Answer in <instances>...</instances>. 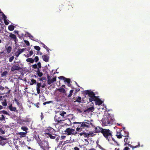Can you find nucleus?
Instances as JSON below:
<instances>
[{
    "label": "nucleus",
    "mask_w": 150,
    "mask_h": 150,
    "mask_svg": "<svg viewBox=\"0 0 150 150\" xmlns=\"http://www.w3.org/2000/svg\"><path fill=\"white\" fill-rule=\"evenodd\" d=\"M73 124H76V126L77 127V128L76 129V130L78 132L83 131L85 128L89 127L90 125L93 126L92 123L89 122H74L73 123Z\"/></svg>",
    "instance_id": "1"
},
{
    "label": "nucleus",
    "mask_w": 150,
    "mask_h": 150,
    "mask_svg": "<svg viewBox=\"0 0 150 150\" xmlns=\"http://www.w3.org/2000/svg\"><path fill=\"white\" fill-rule=\"evenodd\" d=\"M115 120L113 115L108 114V115L104 116L102 120L103 125L106 126L112 124Z\"/></svg>",
    "instance_id": "2"
},
{
    "label": "nucleus",
    "mask_w": 150,
    "mask_h": 150,
    "mask_svg": "<svg viewBox=\"0 0 150 150\" xmlns=\"http://www.w3.org/2000/svg\"><path fill=\"white\" fill-rule=\"evenodd\" d=\"M102 133L107 140L110 141L112 139L113 141L115 142V139L112 137V132L108 129H104Z\"/></svg>",
    "instance_id": "3"
},
{
    "label": "nucleus",
    "mask_w": 150,
    "mask_h": 150,
    "mask_svg": "<svg viewBox=\"0 0 150 150\" xmlns=\"http://www.w3.org/2000/svg\"><path fill=\"white\" fill-rule=\"evenodd\" d=\"M38 144L42 150H49L50 147L48 142L45 139L38 142Z\"/></svg>",
    "instance_id": "4"
},
{
    "label": "nucleus",
    "mask_w": 150,
    "mask_h": 150,
    "mask_svg": "<svg viewBox=\"0 0 150 150\" xmlns=\"http://www.w3.org/2000/svg\"><path fill=\"white\" fill-rule=\"evenodd\" d=\"M65 134L68 135H72L76 136L78 132L75 129L70 128H67L64 131Z\"/></svg>",
    "instance_id": "5"
},
{
    "label": "nucleus",
    "mask_w": 150,
    "mask_h": 150,
    "mask_svg": "<svg viewBox=\"0 0 150 150\" xmlns=\"http://www.w3.org/2000/svg\"><path fill=\"white\" fill-rule=\"evenodd\" d=\"M54 120L56 122L55 125H58L60 123H62V121H64L57 112L56 113V115L54 117Z\"/></svg>",
    "instance_id": "6"
},
{
    "label": "nucleus",
    "mask_w": 150,
    "mask_h": 150,
    "mask_svg": "<svg viewBox=\"0 0 150 150\" xmlns=\"http://www.w3.org/2000/svg\"><path fill=\"white\" fill-rule=\"evenodd\" d=\"M10 91L7 87H4L1 86V95L8 94L10 93Z\"/></svg>",
    "instance_id": "7"
},
{
    "label": "nucleus",
    "mask_w": 150,
    "mask_h": 150,
    "mask_svg": "<svg viewBox=\"0 0 150 150\" xmlns=\"http://www.w3.org/2000/svg\"><path fill=\"white\" fill-rule=\"evenodd\" d=\"M55 130L52 128L48 127L45 130L44 134L45 136L47 135L48 134H50L53 133L55 132Z\"/></svg>",
    "instance_id": "8"
},
{
    "label": "nucleus",
    "mask_w": 150,
    "mask_h": 150,
    "mask_svg": "<svg viewBox=\"0 0 150 150\" xmlns=\"http://www.w3.org/2000/svg\"><path fill=\"white\" fill-rule=\"evenodd\" d=\"M57 113L60 115L64 121L67 119L68 115L66 112L63 111H58Z\"/></svg>",
    "instance_id": "9"
},
{
    "label": "nucleus",
    "mask_w": 150,
    "mask_h": 150,
    "mask_svg": "<svg viewBox=\"0 0 150 150\" xmlns=\"http://www.w3.org/2000/svg\"><path fill=\"white\" fill-rule=\"evenodd\" d=\"M58 79L60 80H63L64 82L67 83H68V86H71V84L70 83L71 82V81L70 79L66 78L63 76L59 77Z\"/></svg>",
    "instance_id": "10"
},
{
    "label": "nucleus",
    "mask_w": 150,
    "mask_h": 150,
    "mask_svg": "<svg viewBox=\"0 0 150 150\" xmlns=\"http://www.w3.org/2000/svg\"><path fill=\"white\" fill-rule=\"evenodd\" d=\"M21 69V68L20 67L18 64L16 65H13L11 67V70L12 71H14L15 70L18 71Z\"/></svg>",
    "instance_id": "11"
},
{
    "label": "nucleus",
    "mask_w": 150,
    "mask_h": 150,
    "mask_svg": "<svg viewBox=\"0 0 150 150\" xmlns=\"http://www.w3.org/2000/svg\"><path fill=\"white\" fill-rule=\"evenodd\" d=\"M50 77L48 75L47 76V79H48L47 83L48 84L50 85L52 83L55 81L56 80V77H53L52 79H50Z\"/></svg>",
    "instance_id": "12"
},
{
    "label": "nucleus",
    "mask_w": 150,
    "mask_h": 150,
    "mask_svg": "<svg viewBox=\"0 0 150 150\" xmlns=\"http://www.w3.org/2000/svg\"><path fill=\"white\" fill-rule=\"evenodd\" d=\"M85 93L86 95H88V96L90 97V98H92L95 95V93L90 90L86 91H85Z\"/></svg>",
    "instance_id": "13"
},
{
    "label": "nucleus",
    "mask_w": 150,
    "mask_h": 150,
    "mask_svg": "<svg viewBox=\"0 0 150 150\" xmlns=\"http://www.w3.org/2000/svg\"><path fill=\"white\" fill-rule=\"evenodd\" d=\"M1 15L3 19L4 20V23L6 25H8L9 24V23L8 21H7V17L5 16V15L4 13L2 12L1 11Z\"/></svg>",
    "instance_id": "14"
},
{
    "label": "nucleus",
    "mask_w": 150,
    "mask_h": 150,
    "mask_svg": "<svg viewBox=\"0 0 150 150\" xmlns=\"http://www.w3.org/2000/svg\"><path fill=\"white\" fill-rule=\"evenodd\" d=\"M56 134L52 133L51 134H48L47 135H45L47 138H50L51 139H54L56 138Z\"/></svg>",
    "instance_id": "15"
},
{
    "label": "nucleus",
    "mask_w": 150,
    "mask_h": 150,
    "mask_svg": "<svg viewBox=\"0 0 150 150\" xmlns=\"http://www.w3.org/2000/svg\"><path fill=\"white\" fill-rule=\"evenodd\" d=\"M25 50V49L24 48L18 50V51L15 53L16 56L18 57L20 54L23 52Z\"/></svg>",
    "instance_id": "16"
},
{
    "label": "nucleus",
    "mask_w": 150,
    "mask_h": 150,
    "mask_svg": "<svg viewBox=\"0 0 150 150\" xmlns=\"http://www.w3.org/2000/svg\"><path fill=\"white\" fill-rule=\"evenodd\" d=\"M103 129L102 128L98 126L95 128V132L97 133L101 132L102 133V131H103Z\"/></svg>",
    "instance_id": "17"
},
{
    "label": "nucleus",
    "mask_w": 150,
    "mask_h": 150,
    "mask_svg": "<svg viewBox=\"0 0 150 150\" xmlns=\"http://www.w3.org/2000/svg\"><path fill=\"white\" fill-rule=\"evenodd\" d=\"M8 109L11 111H15L17 112H18V110L16 109V108L13 107L11 104H10L8 106Z\"/></svg>",
    "instance_id": "18"
},
{
    "label": "nucleus",
    "mask_w": 150,
    "mask_h": 150,
    "mask_svg": "<svg viewBox=\"0 0 150 150\" xmlns=\"http://www.w3.org/2000/svg\"><path fill=\"white\" fill-rule=\"evenodd\" d=\"M6 139V138L1 136V145L3 146L7 142Z\"/></svg>",
    "instance_id": "19"
},
{
    "label": "nucleus",
    "mask_w": 150,
    "mask_h": 150,
    "mask_svg": "<svg viewBox=\"0 0 150 150\" xmlns=\"http://www.w3.org/2000/svg\"><path fill=\"white\" fill-rule=\"evenodd\" d=\"M94 108L93 106H91L89 108H87L86 109H85L84 110V112H93Z\"/></svg>",
    "instance_id": "20"
},
{
    "label": "nucleus",
    "mask_w": 150,
    "mask_h": 150,
    "mask_svg": "<svg viewBox=\"0 0 150 150\" xmlns=\"http://www.w3.org/2000/svg\"><path fill=\"white\" fill-rule=\"evenodd\" d=\"M9 37H10L11 39L14 40L15 43H16L17 41V38L16 35L13 34L11 33L9 36Z\"/></svg>",
    "instance_id": "21"
},
{
    "label": "nucleus",
    "mask_w": 150,
    "mask_h": 150,
    "mask_svg": "<svg viewBox=\"0 0 150 150\" xmlns=\"http://www.w3.org/2000/svg\"><path fill=\"white\" fill-rule=\"evenodd\" d=\"M82 131V132L81 133H79V132L77 131L78 132L77 134H79L81 136L83 135L85 137H86L88 135V134H87V133H86L84 130H83V131Z\"/></svg>",
    "instance_id": "22"
},
{
    "label": "nucleus",
    "mask_w": 150,
    "mask_h": 150,
    "mask_svg": "<svg viewBox=\"0 0 150 150\" xmlns=\"http://www.w3.org/2000/svg\"><path fill=\"white\" fill-rule=\"evenodd\" d=\"M42 58L43 60L46 62L49 61V57L47 55H44L42 56Z\"/></svg>",
    "instance_id": "23"
},
{
    "label": "nucleus",
    "mask_w": 150,
    "mask_h": 150,
    "mask_svg": "<svg viewBox=\"0 0 150 150\" xmlns=\"http://www.w3.org/2000/svg\"><path fill=\"white\" fill-rule=\"evenodd\" d=\"M128 146L130 147H131L132 148V149L133 150H134V149L135 148H137L138 147H140V143L139 142L138 143V145H136L135 146H132L131 144H129V143L127 144Z\"/></svg>",
    "instance_id": "24"
},
{
    "label": "nucleus",
    "mask_w": 150,
    "mask_h": 150,
    "mask_svg": "<svg viewBox=\"0 0 150 150\" xmlns=\"http://www.w3.org/2000/svg\"><path fill=\"white\" fill-rule=\"evenodd\" d=\"M98 98V97L95 96V95H94L92 98H89V102H92L93 101H95L96 102Z\"/></svg>",
    "instance_id": "25"
},
{
    "label": "nucleus",
    "mask_w": 150,
    "mask_h": 150,
    "mask_svg": "<svg viewBox=\"0 0 150 150\" xmlns=\"http://www.w3.org/2000/svg\"><path fill=\"white\" fill-rule=\"evenodd\" d=\"M103 103V102L98 98L95 102V103L96 105H101V104H102Z\"/></svg>",
    "instance_id": "26"
},
{
    "label": "nucleus",
    "mask_w": 150,
    "mask_h": 150,
    "mask_svg": "<svg viewBox=\"0 0 150 150\" xmlns=\"http://www.w3.org/2000/svg\"><path fill=\"white\" fill-rule=\"evenodd\" d=\"M57 91H59V92L63 93H66V91L65 89L62 88H60L57 89Z\"/></svg>",
    "instance_id": "27"
},
{
    "label": "nucleus",
    "mask_w": 150,
    "mask_h": 150,
    "mask_svg": "<svg viewBox=\"0 0 150 150\" xmlns=\"http://www.w3.org/2000/svg\"><path fill=\"white\" fill-rule=\"evenodd\" d=\"M131 139L130 138H128V137H126L124 139V141L125 143V144H128L130 143L129 141Z\"/></svg>",
    "instance_id": "28"
},
{
    "label": "nucleus",
    "mask_w": 150,
    "mask_h": 150,
    "mask_svg": "<svg viewBox=\"0 0 150 150\" xmlns=\"http://www.w3.org/2000/svg\"><path fill=\"white\" fill-rule=\"evenodd\" d=\"M116 136L117 137V138L118 139L121 138L123 136L120 132H117V133Z\"/></svg>",
    "instance_id": "29"
},
{
    "label": "nucleus",
    "mask_w": 150,
    "mask_h": 150,
    "mask_svg": "<svg viewBox=\"0 0 150 150\" xmlns=\"http://www.w3.org/2000/svg\"><path fill=\"white\" fill-rule=\"evenodd\" d=\"M27 132H20L18 133V134L20 135V137L21 138L25 136V135L26 134Z\"/></svg>",
    "instance_id": "30"
},
{
    "label": "nucleus",
    "mask_w": 150,
    "mask_h": 150,
    "mask_svg": "<svg viewBox=\"0 0 150 150\" xmlns=\"http://www.w3.org/2000/svg\"><path fill=\"white\" fill-rule=\"evenodd\" d=\"M26 61L28 62H30L31 63H33L34 62V60L32 58H30L27 59Z\"/></svg>",
    "instance_id": "31"
},
{
    "label": "nucleus",
    "mask_w": 150,
    "mask_h": 150,
    "mask_svg": "<svg viewBox=\"0 0 150 150\" xmlns=\"http://www.w3.org/2000/svg\"><path fill=\"white\" fill-rule=\"evenodd\" d=\"M15 27L12 25H9L8 27V29L10 31H13L14 30Z\"/></svg>",
    "instance_id": "32"
},
{
    "label": "nucleus",
    "mask_w": 150,
    "mask_h": 150,
    "mask_svg": "<svg viewBox=\"0 0 150 150\" xmlns=\"http://www.w3.org/2000/svg\"><path fill=\"white\" fill-rule=\"evenodd\" d=\"M34 138L37 140V141L38 143V142H39L40 140V139L39 137V136L38 135V136H36V135H34L33 136Z\"/></svg>",
    "instance_id": "33"
},
{
    "label": "nucleus",
    "mask_w": 150,
    "mask_h": 150,
    "mask_svg": "<svg viewBox=\"0 0 150 150\" xmlns=\"http://www.w3.org/2000/svg\"><path fill=\"white\" fill-rule=\"evenodd\" d=\"M36 83V81L34 79H32L31 80V82H30V85H32L33 84Z\"/></svg>",
    "instance_id": "34"
},
{
    "label": "nucleus",
    "mask_w": 150,
    "mask_h": 150,
    "mask_svg": "<svg viewBox=\"0 0 150 150\" xmlns=\"http://www.w3.org/2000/svg\"><path fill=\"white\" fill-rule=\"evenodd\" d=\"M88 135L86 137H88L90 136L93 137L95 135V134H94L93 132H89V133H87Z\"/></svg>",
    "instance_id": "35"
},
{
    "label": "nucleus",
    "mask_w": 150,
    "mask_h": 150,
    "mask_svg": "<svg viewBox=\"0 0 150 150\" xmlns=\"http://www.w3.org/2000/svg\"><path fill=\"white\" fill-rule=\"evenodd\" d=\"M81 98L80 97L78 96V98H76V100L74 102H76L80 103L81 102Z\"/></svg>",
    "instance_id": "36"
},
{
    "label": "nucleus",
    "mask_w": 150,
    "mask_h": 150,
    "mask_svg": "<svg viewBox=\"0 0 150 150\" xmlns=\"http://www.w3.org/2000/svg\"><path fill=\"white\" fill-rule=\"evenodd\" d=\"M12 48L10 46L8 47L7 50V52L8 53H10L11 52L12 50Z\"/></svg>",
    "instance_id": "37"
},
{
    "label": "nucleus",
    "mask_w": 150,
    "mask_h": 150,
    "mask_svg": "<svg viewBox=\"0 0 150 150\" xmlns=\"http://www.w3.org/2000/svg\"><path fill=\"white\" fill-rule=\"evenodd\" d=\"M1 112H2L3 114H5L6 115H9V114L8 112H7L5 110H2L1 111Z\"/></svg>",
    "instance_id": "38"
},
{
    "label": "nucleus",
    "mask_w": 150,
    "mask_h": 150,
    "mask_svg": "<svg viewBox=\"0 0 150 150\" xmlns=\"http://www.w3.org/2000/svg\"><path fill=\"white\" fill-rule=\"evenodd\" d=\"M21 129L23 130L24 131L26 132L27 130L28 129V128L25 126H22L21 127Z\"/></svg>",
    "instance_id": "39"
},
{
    "label": "nucleus",
    "mask_w": 150,
    "mask_h": 150,
    "mask_svg": "<svg viewBox=\"0 0 150 150\" xmlns=\"http://www.w3.org/2000/svg\"><path fill=\"white\" fill-rule=\"evenodd\" d=\"M73 90H71L69 92V94L68 95V97H70L72 95V93L73 92Z\"/></svg>",
    "instance_id": "40"
},
{
    "label": "nucleus",
    "mask_w": 150,
    "mask_h": 150,
    "mask_svg": "<svg viewBox=\"0 0 150 150\" xmlns=\"http://www.w3.org/2000/svg\"><path fill=\"white\" fill-rule=\"evenodd\" d=\"M52 102H53L52 101L45 102L43 103V105H45L46 104H49L50 103H52Z\"/></svg>",
    "instance_id": "41"
},
{
    "label": "nucleus",
    "mask_w": 150,
    "mask_h": 150,
    "mask_svg": "<svg viewBox=\"0 0 150 150\" xmlns=\"http://www.w3.org/2000/svg\"><path fill=\"white\" fill-rule=\"evenodd\" d=\"M34 47L35 49L37 51H39L40 50V47L38 46H34Z\"/></svg>",
    "instance_id": "42"
},
{
    "label": "nucleus",
    "mask_w": 150,
    "mask_h": 150,
    "mask_svg": "<svg viewBox=\"0 0 150 150\" xmlns=\"http://www.w3.org/2000/svg\"><path fill=\"white\" fill-rule=\"evenodd\" d=\"M2 105L4 106H6L7 105V103L6 102V100H5L4 102H1Z\"/></svg>",
    "instance_id": "43"
},
{
    "label": "nucleus",
    "mask_w": 150,
    "mask_h": 150,
    "mask_svg": "<svg viewBox=\"0 0 150 150\" xmlns=\"http://www.w3.org/2000/svg\"><path fill=\"white\" fill-rule=\"evenodd\" d=\"M125 134L124 136L123 135V136L125 137H129V133L128 132H126V131L125 132Z\"/></svg>",
    "instance_id": "44"
},
{
    "label": "nucleus",
    "mask_w": 150,
    "mask_h": 150,
    "mask_svg": "<svg viewBox=\"0 0 150 150\" xmlns=\"http://www.w3.org/2000/svg\"><path fill=\"white\" fill-rule=\"evenodd\" d=\"M24 42L27 46H29L30 45V43L28 41L24 40Z\"/></svg>",
    "instance_id": "45"
},
{
    "label": "nucleus",
    "mask_w": 150,
    "mask_h": 150,
    "mask_svg": "<svg viewBox=\"0 0 150 150\" xmlns=\"http://www.w3.org/2000/svg\"><path fill=\"white\" fill-rule=\"evenodd\" d=\"M37 74L38 76L39 77H41L43 75V73L41 72L37 73Z\"/></svg>",
    "instance_id": "46"
},
{
    "label": "nucleus",
    "mask_w": 150,
    "mask_h": 150,
    "mask_svg": "<svg viewBox=\"0 0 150 150\" xmlns=\"http://www.w3.org/2000/svg\"><path fill=\"white\" fill-rule=\"evenodd\" d=\"M32 67L34 69H37L38 68L37 65L36 64H35L32 66Z\"/></svg>",
    "instance_id": "47"
},
{
    "label": "nucleus",
    "mask_w": 150,
    "mask_h": 150,
    "mask_svg": "<svg viewBox=\"0 0 150 150\" xmlns=\"http://www.w3.org/2000/svg\"><path fill=\"white\" fill-rule=\"evenodd\" d=\"M56 137L55 139L57 142H58L59 139V136L56 134Z\"/></svg>",
    "instance_id": "48"
},
{
    "label": "nucleus",
    "mask_w": 150,
    "mask_h": 150,
    "mask_svg": "<svg viewBox=\"0 0 150 150\" xmlns=\"http://www.w3.org/2000/svg\"><path fill=\"white\" fill-rule=\"evenodd\" d=\"M34 60H35V62H38L39 60V58L38 56H36L34 58Z\"/></svg>",
    "instance_id": "49"
},
{
    "label": "nucleus",
    "mask_w": 150,
    "mask_h": 150,
    "mask_svg": "<svg viewBox=\"0 0 150 150\" xmlns=\"http://www.w3.org/2000/svg\"><path fill=\"white\" fill-rule=\"evenodd\" d=\"M7 73V72L6 71L3 72L1 74V76H5Z\"/></svg>",
    "instance_id": "50"
},
{
    "label": "nucleus",
    "mask_w": 150,
    "mask_h": 150,
    "mask_svg": "<svg viewBox=\"0 0 150 150\" xmlns=\"http://www.w3.org/2000/svg\"><path fill=\"white\" fill-rule=\"evenodd\" d=\"M4 127V126H3L1 128V133L2 134H4L5 133L4 131L3 130Z\"/></svg>",
    "instance_id": "51"
},
{
    "label": "nucleus",
    "mask_w": 150,
    "mask_h": 150,
    "mask_svg": "<svg viewBox=\"0 0 150 150\" xmlns=\"http://www.w3.org/2000/svg\"><path fill=\"white\" fill-rule=\"evenodd\" d=\"M37 88H40L41 86V83H37Z\"/></svg>",
    "instance_id": "52"
},
{
    "label": "nucleus",
    "mask_w": 150,
    "mask_h": 150,
    "mask_svg": "<svg viewBox=\"0 0 150 150\" xmlns=\"http://www.w3.org/2000/svg\"><path fill=\"white\" fill-rule=\"evenodd\" d=\"M37 66H38V68H41V63L40 62H39L37 63Z\"/></svg>",
    "instance_id": "53"
},
{
    "label": "nucleus",
    "mask_w": 150,
    "mask_h": 150,
    "mask_svg": "<svg viewBox=\"0 0 150 150\" xmlns=\"http://www.w3.org/2000/svg\"><path fill=\"white\" fill-rule=\"evenodd\" d=\"M13 59H14V57L13 56H12L11 57L9 58V61L10 62H11Z\"/></svg>",
    "instance_id": "54"
},
{
    "label": "nucleus",
    "mask_w": 150,
    "mask_h": 150,
    "mask_svg": "<svg viewBox=\"0 0 150 150\" xmlns=\"http://www.w3.org/2000/svg\"><path fill=\"white\" fill-rule=\"evenodd\" d=\"M5 119V117L4 116L2 115H1V120L2 121L3 120H4Z\"/></svg>",
    "instance_id": "55"
},
{
    "label": "nucleus",
    "mask_w": 150,
    "mask_h": 150,
    "mask_svg": "<svg viewBox=\"0 0 150 150\" xmlns=\"http://www.w3.org/2000/svg\"><path fill=\"white\" fill-rule=\"evenodd\" d=\"M36 90L37 92V93L38 94H39L40 93V88H36Z\"/></svg>",
    "instance_id": "56"
},
{
    "label": "nucleus",
    "mask_w": 150,
    "mask_h": 150,
    "mask_svg": "<svg viewBox=\"0 0 150 150\" xmlns=\"http://www.w3.org/2000/svg\"><path fill=\"white\" fill-rule=\"evenodd\" d=\"M39 103L35 104V105L37 108H39Z\"/></svg>",
    "instance_id": "57"
},
{
    "label": "nucleus",
    "mask_w": 150,
    "mask_h": 150,
    "mask_svg": "<svg viewBox=\"0 0 150 150\" xmlns=\"http://www.w3.org/2000/svg\"><path fill=\"white\" fill-rule=\"evenodd\" d=\"M123 150H130V149L128 147H125Z\"/></svg>",
    "instance_id": "58"
},
{
    "label": "nucleus",
    "mask_w": 150,
    "mask_h": 150,
    "mask_svg": "<svg viewBox=\"0 0 150 150\" xmlns=\"http://www.w3.org/2000/svg\"><path fill=\"white\" fill-rule=\"evenodd\" d=\"M33 54V51H32V50H30V52H29V54H30V56H31Z\"/></svg>",
    "instance_id": "59"
},
{
    "label": "nucleus",
    "mask_w": 150,
    "mask_h": 150,
    "mask_svg": "<svg viewBox=\"0 0 150 150\" xmlns=\"http://www.w3.org/2000/svg\"><path fill=\"white\" fill-rule=\"evenodd\" d=\"M42 44L43 45V47L44 48H45V49L46 48H47V46H46L43 43H42Z\"/></svg>",
    "instance_id": "60"
},
{
    "label": "nucleus",
    "mask_w": 150,
    "mask_h": 150,
    "mask_svg": "<svg viewBox=\"0 0 150 150\" xmlns=\"http://www.w3.org/2000/svg\"><path fill=\"white\" fill-rule=\"evenodd\" d=\"M40 68H37V71H36V72H37V74L38 72H40Z\"/></svg>",
    "instance_id": "61"
},
{
    "label": "nucleus",
    "mask_w": 150,
    "mask_h": 150,
    "mask_svg": "<svg viewBox=\"0 0 150 150\" xmlns=\"http://www.w3.org/2000/svg\"><path fill=\"white\" fill-rule=\"evenodd\" d=\"M74 150H79V149L77 147H75L74 148Z\"/></svg>",
    "instance_id": "62"
},
{
    "label": "nucleus",
    "mask_w": 150,
    "mask_h": 150,
    "mask_svg": "<svg viewBox=\"0 0 150 150\" xmlns=\"http://www.w3.org/2000/svg\"><path fill=\"white\" fill-rule=\"evenodd\" d=\"M43 117H44V116L43 115L42 113L41 112V119H42L43 118Z\"/></svg>",
    "instance_id": "63"
},
{
    "label": "nucleus",
    "mask_w": 150,
    "mask_h": 150,
    "mask_svg": "<svg viewBox=\"0 0 150 150\" xmlns=\"http://www.w3.org/2000/svg\"><path fill=\"white\" fill-rule=\"evenodd\" d=\"M39 80H40V81H42L43 80H44L45 79L43 77H42V78H39Z\"/></svg>",
    "instance_id": "64"
}]
</instances>
